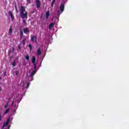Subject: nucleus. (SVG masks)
Segmentation results:
<instances>
[{"mask_svg": "<svg viewBox=\"0 0 129 129\" xmlns=\"http://www.w3.org/2000/svg\"><path fill=\"white\" fill-rule=\"evenodd\" d=\"M32 63L33 64V67L34 68V71H33V72H32L31 73V75H30V77H31L32 78V80H34V76L35 75V74H36L37 71L36 70V57L33 56V57H32Z\"/></svg>", "mask_w": 129, "mask_h": 129, "instance_id": "obj_1", "label": "nucleus"}, {"mask_svg": "<svg viewBox=\"0 0 129 129\" xmlns=\"http://www.w3.org/2000/svg\"><path fill=\"white\" fill-rule=\"evenodd\" d=\"M25 11V7L22 6L21 8H20V17H21L22 19H27L28 18L27 12L24 13Z\"/></svg>", "mask_w": 129, "mask_h": 129, "instance_id": "obj_2", "label": "nucleus"}, {"mask_svg": "<svg viewBox=\"0 0 129 129\" xmlns=\"http://www.w3.org/2000/svg\"><path fill=\"white\" fill-rule=\"evenodd\" d=\"M10 118L8 119L6 123H4V124H3V127H2V129H4L5 127L8 126L9 123H10Z\"/></svg>", "mask_w": 129, "mask_h": 129, "instance_id": "obj_3", "label": "nucleus"}, {"mask_svg": "<svg viewBox=\"0 0 129 129\" xmlns=\"http://www.w3.org/2000/svg\"><path fill=\"white\" fill-rule=\"evenodd\" d=\"M31 41L32 42H36L37 41V37L36 35H33L31 37Z\"/></svg>", "mask_w": 129, "mask_h": 129, "instance_id": "obj_4", "label": "nucleus"}, {"mask_svg": "<svg viewBox=\"0 0 129 129\" xmlns=\"http://www.w3.org/2000/svg\"><path fill=\"white\" fill-rule=\"evenodd\" d=\"M9 15L11 18V21H13L14 20V14L12 13L11 11H9Z\"/></svg>", "mask_w": 129, "mask_h": 129, "instance_id": "obj_5", "label": "nucleus"}, {"mask_svg": "<svg viewBox=\"0 0 129 129\" xmlns=\"http://www.w3.org/2000/svg\"><path fill=\"white\" fill-rule=\"evenodd\" d=\"M36 7L37 9L40 8V0H36Z\"/></svg>", "mask_w": 129, "mask_h": 129, "instance_id": "obj_6", "label": "nucleus"}, {"mask_svg": "<svg viewBox=\"0 0 129 129\" xmlns=\"http://www.w3.org/2000/svg\"><path fill=\"white\" fill-rule=\"evenodd\" d=\"M64 10V4H61L60 5V11H61V12H63Z\"/></svg>", "mask_w": 129, "mask_h": 129, "instance_id": "obj_7", "label": "nucleus"}, {"mask_svg": "<svg viewBox=\"0 0 129 129\" xmlns=\"http://www.w3.org/2000/svg\"><path fill=\"white\" fill-rule=\"evenodd\" d=\"M12 27H13L12 26H11L10 27L9 30V32H8L9 35H12V33H13Z\"/></svg>", "mask_w": 129, "mask_h": 129, "instance_id": "obj_8", "label": "nucleus"}, {"mask_svg": "<svg viewBox=\"0 0 129 129\" xmlns=\"http://www.w3.org/2000/svg\"><path fill=\"white\" fill-rule=\"evenodd\" d=\"M49 15H50V13H49V11H48L46 13V18H45L46 20H47L49 19Z\"/></svg>", "mask_w": 129, "mask_h": 129, "instance_id": "obj_9", "label": "nucleus"}, {"mask_svg": "<svg viewBox=\"0 0 129 129\" xmlns=\"http://www.w3.org/2000/svg\"><path fill=\"white\" fill-rule=\"evenodd\" d=\"M23 31L24 34H27V33H30V31L29 30V29L27 28H25L23 29Z\"/></svg>", "mask_w": 129, "mask_h": 129, "instance_id": "obj_10", "label": "nucleus"}, {"mask_svg": "<svg viewBox=\"0 0 129 129\" xmlns=\"http://www.w3.org/2000/svg\"><path fill=\"white\" fill-rule=\"evenodd\" d=\"M41 53H42V52H41L40 48L37 49V52H36L37 55H40Z\"/></svg>", "mask_w": 129, "mask_h": 129, "instance_id": "obj_11", "label": "nucleus"}, {"mask_svg": "<svg viewBox=\"0 0 129 129\" xmlns=\"http://www.w3.org/2000/svg\"><path fill=\"white\" fill-rule=\"evenodd\" d=\"M54 26V24L53 23H50L49 24V29H51L52 28H53Z\"/></svg>", "mask_w": 129, "mask_h": 129, "instance_id": "obj_12", "label": "nucleus"}, {"mask_svg": "<svg viewBox=\"0 0 129 129\" xmlns=\"http://www.w3.org/2000/svg\"><path fill=\"white\" fill-rule=\"evenodd\" d=\"M8 105H9V102H7L6 103V104L5 105V106H4L5 109L8 108Z\"/></svg>", "mask_w": 129, "mask_h": 129, "instance_id": "obj_13", "label": "nucleus"}, {"mask_svg": "<svg viewBox=\"0 0 129 129\" xmlns=\"http://www.w3.org/2000/svg\"><path fill=\"white\" fill-rule=\"evenodd\" d=\"M10 111V108L7 109L5 111L4 114H7Z\"/></svg>", "mask_w": 129, "mask_h": 129, "instance_id": "obj_14", "label": "nucleus"}, {"mask_svg": "<svg viewBox=\"0 0 129 129\" xmlns=\"http://www.w3.org/2000/svg\"><path fill=\"white\" fill-rule=\"evenodd\" d=\"M56 0H52V3H51V7H53L54 6V4H55Z\"/></svg>", "mask_w": 129, "mask_h": 129, "instance_id": "obj_15", "label": "nucleus"}, {"mask_svg": "<svg viewBox=\"0 0 129 129\" xmlns=\"http://www.w3.org/2000/svg\"><path fill=\"white\" fill-rule=\"evenodd\" d=\"M25 59H26V60H29V55H26L25 56Z\"/></svg>", "mask_w": 129, "mask_h": 129, "instance_id": "obj_16", "label": "nucleus"}, {"mask_svg": "<svg viewBox=\"0 0 129 129\" xmlns=\"http://www.w3.org/2000/svg\"><path fill=\"white\" fill-rule=\"evenodd\" d=\"M20 35L21 36V38H23V32L22 31H20Z\"/></svg>", "mask_w": 129, "mask_h": 129, "instance_id": "obj_17", "label": "nucleus"}, {"mask_svg": "<svg viewBox=\"0 0 129 129\" xmlns=\"http://www.w3.org/2000/svg\"><path fill=\"white\" fill-rule=\"evenodd\" d=\"M15 9H16V13H18V8H17V5H16L15 6Z\"/></svg>", "mask_w": 129, "mask_h": 129, "instance_id": "obj_18", "label": "nucleus"}, {"mask_svg": "<svg viewBox=\"0 0 129 129\" xmlns=\"http://www.w3.org/2000/svg\"><path fill=\"white\" fill-rule=\"evenodd\" d=\"M29 49H30V51H31V50L32 49V46H31V44H29Z\"/></svg>", "mask_w": 129, "mask_h": 129, "instance_id": "obj_19", "label": "nucleus"}, {"mask_svg": "<svg viewBox=\"0 0 129 129\" xmlns=\"http://www.w3.org/2000/svg\"><path fill=\"white\" fill-rule=\"evenodd\" d=\"M16 65V62L15 60H14V61L13 62V63H12V66H13V67H15Z\"/></svg>", "mask_w": 129, "mask_h": 129, "instance_id": "obj_20", "label": "nucleus"}, {"mask_svg": "<svg viewBox=\"0 0 129 129\" xmlns=\"http://www.w3.org/2000/svg\"><path fill=\"white\" fill-rule=\"evenodd\" d=\"M15 74H16V76H18V74H19V71H16V72H15Z\"/></svg>", "mask_w": 129, "mask_h": 129, "instance_id": "obj_21", "label": "nucleus"}, {"mask_svg": "<svg viewBox=\"0 0 129 129\" xmlns=\"http://www.w3.org/2000/svg\"><path fill=\"white\" fill-rule=\"evenodd\" d=\"M22 23L24 24H27V22H26V20H22Z\"/></svg>", "mask_w": 129, "mask_h": 129, "instance_id": "obj_22", "label": "nucleus"}, {"mask_svg": "<svg viewBox=\"0 0 129 129\" xmlns=\"http://www.w3.org/2000/svg\"><path fill=\"white\" fill-rule=\"evenodd\" d=\"M57 15H58V16H59L60 15V11H57Z\"/></svg>", "mask_w": 129, "mask_h": 129, "instance_id": "obj_23", "label": "nucleus"}, {"mask_svg": "<svg viewBox=\"0 0 129 129\" xmlns=\"http://www.w3.org/2000/svg\"><path fill=\"white\" fill-rule=\"evenodd\" d=\"M29 85H30V83H27V88H29Z\"/></svg>", "mask_w": 129, "mask_h": 129, "instance_id": "obj_24", "label": "nucleus"}, {"mask_svg": "<svg viewBox=\"0 0 129 129\" xmlns=\"http://www.w3.org/2000/svg\"><path fill=\"white\" fill-rule=\"evenodd\" d=\"M27 1V3L28 4H31V2H30V0H26Z\"/></svg>", "mask_w": 129, "mask_h": 129, "instance_id": "obj_25", "label": "nucleus"}, {"mask_svg": "<svg viewBox=\"0 0 129 129\" xmlns=\"http://www.w3.org/2000/svg\"><path fill=\"white\" fill-rule=\"evenodd\" d=\"M18 49H19L20 50H21V46H20V45H18Z\"/></svg>", "mask_w": 129, "mask_h": 129, "instance_id": "obj_26", "label": "nucleus"}, {"mask_svg": "<svg viewBox=\"0 0 129 129\" xmlns=\"http://www.w3.org/2000/svg\"><path fill=\"white\" fill-rule=\"evenodd\" d=\"M14 50H15V48H14V47H12V51H14Z\"/></svg>", "mask_w": 129, "mask_h": 129, "instance_id": "obj_27", "label": "nucleus"}, {"mask_svg": "<svg viewBox=\"0 0 129 129\" xmlns=\"http://www.w3.org/2000/svg\"><path fill=\"white\" fill-rule=\"evenodd\" d=\"M13 105H14V102H12V103H11V106H13Z\"/></svg>", "mask_w": 129, "mask_h": 129, "instance_id": "obj_28", "label": "nucleus"}, {"mask_svg": "<svg viewBox=\"0 0 129 129\" xmlns=\"http://www.w3.org/2000/svg\"><path fill=\"white\" fill-rule=\"evenodd\" d=\"M6 73H7V72H5V73H4V76H6Z\"/></svg>", "mask_w": 129, "mask_h": 129, "instance_id": "obj_29", "label": "nucleus"}, {"mask_svg": "<svg viewBox=\"0 0 129 129\" xmlns=\"http://www.w3.org/2000/svg\"><path fill=\"white\" fill-rule=\"evenodd\" d=\"M8 129H10V126H8Z\"/></svg>", "mask_w": 129, "mask_h": 129, "instance_id": "obj_30", "label": "nucleus"}, {"mask_svg": "<svg viewBox=\"0 0 129 129\" xmlns=\"http://www.w3.org/2000/svg\"><path fill=\"white\" fill-rule=\"evenodd\" d=\"M0 79H1V77H0Z\"/></svg>", "mask_w": 129, "mask_h": 129, "instance_id": "obj_31", "label": "nucleus"}, {"mask_svg": "<svg viewBox=\"0 0 129 129\" xmlns=\"http://www.w3.org/2000/svg\"><path fill=\"white\" fill-rule=\"evenodd\" d=\"M49 1H51V0H49Z\"/></svg>", "mask_w": 129, "mask_h": 129, "instance_id": "obj_32", "label": "nucleus"}]
</instances>
